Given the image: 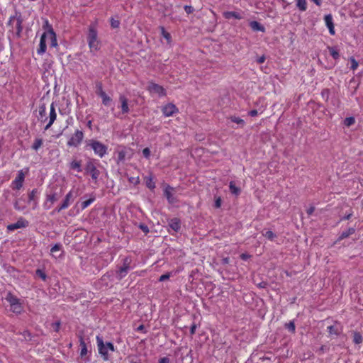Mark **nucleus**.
Segmentation results:
<instances>
[{
  "label": "nucleus",
  "instance_id": "bf43d9fd",
  "mask_svg": "<svg viewBox=\"0 0 363 363\" xmlns=\"http://www.w3.org/2000/svg\"><path fill=\"white\" fill-rule=\"evenodd\" d=\"M250 257V255H248V254H246V253H242V254L240 255V258L242 260H247Z\"/></svg>",
  "mask_w": 363,
  "mask_h": 363
},
{
  "label": "nucleus",
  "instance_id": "de8ad7c7",
  "mask_svg": "<svg viewBox=\"0 0 363 363\" xmlns=\"http://www.w3.org/2000/svg\"><path fill=\"white\" fill-rule=\"evenodd\" d=\"M52 327L55 332H58L60 328V322L57 321L55 323H52Z\"/></svg>",
  "mask_w": 363,
  "mask_h": 363
},
{
  "label": "nucleus",
  "instance_id": "4c0bfd02",
  "mask_svg": "<svg viewBox=\"0 0 363 363\" xmlns=\"http://www.w3.org/2000/svg\"><path fill=\"white\" fill-rule=\"evenodd\" d=\"M328 330L330 335H338L340 334V331L338 328L335 325H330L328 327Z\"/></svg>",
  "mask_w": 363,
  "mask_h": 363
},
{
  "label": "nucleus",
  "instance_id": "0eeeda50",
  "mask_svg": "<svg viewBox=\"0 0 363 363\" xmlns=\"http://www.w3.org/2000/svg\"><path fill=\"white\" fill-rule=\"evenodd\" d=\"M84 135L83 131L76 130L74 134L68 140L67 145L68 147H77L83 141Z\"/></svg>",
  "mask_w": 363,
  "mask_h": 363
},
{
  "label": "nucleus",
  "instance_id": "39448f33",
  "mask_svg": "<svg viewBox=\"0 0 363 363\" xmlns=\"http://www.w3.org/2000/svg\"><path fill=\"white\" fill-rule=\"evenodd\" d=\"M87 145L90 146L91 148L94 150L95 155H98L101 158L104 157L107 153V146L98 140H89Z\"/></svg>",
  "mask_w": 363,
  "mask_h": 363
},
{
  "label": "nucleus",
  "instance_id": "1a4fd4ad",
  "mask_svg": "<svg viewBox=\"0 0 363 363\" xmlns=\"http://www.w3.org/2000/svg\"><path fill=\"white\" fill-rule=\"evenodd\" d=\"M147 89L150 94H155L159 96H165L167 95L165 89L155 82H149Z\"/></svg>",
  "mask_w": 363,
  "mask_h": 363
},
{
  "label": "nucleus",
  "instance_id": "4be33fe9",
  "mask_svg": "<svg viewBox=\"0 0 363 363\" xmlns=\"http://www.w3.org/2000/svg\"><path fill=\"white\" fill-rule=\"evenodd\" d=\"M96 200V196L94 194H91L89 199L82 201L80 203V208L81 210L83 211L85 208H86L88 206H89L94 201Z\"/></svg>",
  "mask_w": 363,
  "mask_h": 363
},
{
  "label": "nucleus",
  "instance_id": "72a5a7b5",
  "mask_svg": "<svg viewBox=\"0 0 363 363\" xmlns=\"http://www.w3.org/2000/svg\"><path fill=\"white\" fill-rule=\"evenodd\" d=\"M173 191V188H172L171 186H168L165 190H164V195L165 196L167 197V200L172 203L173 202V199H172V191Z\"/></svg>",
  "mask_w": 363,
  "mask_h": 363
},
{
  "label": "nucleus",
  "instance_id": "2f4dec72",
  "mask_svg": "<svg viewBox=\"0 0 363 363\" xmlns=\"http://www.w3.org/2000/svg\"><path fill=\"white\" fill-rule=\"evenodd\" d=\"M328 49L333 59L337 60L340 57L339 52L335 49V48L328 46Z\"/></svg>",
  "mask_w": 363,
  "mask_h": 363
},
{
  "label": "nucleus",
  "instance_id": "8fccbe9b",
  "mask_svg": "<svg viewBox=\"0 0 363 363\" xmlns=\"http://www.w3.org/2000/svg\"><path fill=\"white\" fill-rule=\"evenodd\" d=\"M184 10L187 14L192 13L194 11V8L191 6L188 5L184 6Z\"/></svg>",
  "mask_w": 363,
  "mask_h": 363
},
{
  "label": "nucleus",
  "instance_id": "473e14b6",
  "mask_svg": "<svg viewBox=\"0 0 363 363\" xmlns=\"http://www.w3.org/2000/svg\"><path fill=\"white\" fill-rule=\"evenodd\" d=\"M35 276L40 278L43 281H46L48 277L45 272L41 269H37L35 270Z\"/></svg>",
  "mask_w": 363,
  "mask_h": 363
},
{
  "label": "nucleus",
  "instance_id": "2eb2a0df",
  "mask_svg": "<svg viewBox=\"0 0 363 363\" xmlns=\"http://www.w3.org/2000/svg\"><path fill=\"white\" fill-rule=\"evenodd\" d=\"M46 38H47V33H43L40 39L39 47L37 49V53L39 55H43L46 51V49H47Z\"/></svg>",
  "mask_w": 363,
  "mask_h": 363
},
{
  "label": "nucleus",
  "instance_id": "6e6d98bb",
  "mask_svg": "<svg viewBox=\"0 0 363 363\" xmlns=\"http://www.w3.org/2000/svg\"><path fill=\"white\" fill-rule=\"evenodd\" d=\"M248 114H249V116H250L252 117H255V116H257L258 111L256 109H252L248 112Z\"/></svg>",
  "mask_w": 363,
  "mask_h": 363
},
{
  "label": "nucleus",
  "instance_id": "680f3d73",
  "mask_svg": "<svg viewBox=\"0 0 363 363\" xmlns=\"http://www.w3.org/2000/svg\"><path fill=\"white\" fill-rule=\"evenodd\" d=\"M265 61V57L264 55L259 57L257 60V63L259 64H262L264 63Z\"/></svg>",
  "mask_w": 363,
  "mask_h": 363
},
{
  "label": "nucleus",
  "instance_id": "864d4df0",
  "mask_svg": "<svg viewBox=\"0 0 363 363\" xmlns=\"http://www.w3.org/2000/svg\"><path fill=\"white\" fill-rule=\"evenodd\" d=\"M196 328H197V325H196V324L195 323H194L191 325V328H190V335H191V336L196 333Z\"/></svg>",
  "mask_w": 363,
  "mask_h": 363
},
{
  "label": "nucleus",
  "instance_id": "e2e57ef3",
  "mask_svg": "<svg viewBox=\"0 0 363 363\" xmlns=\"http://www.w3.org/2000/svg\"><path fill=\"white\" fill-rule=\"evenodd\" d=\"M229 262H230L229 257H224L221 260V264L225 265V264H228L229 263Z\"/></svg>",
  "mask_w": 363,
  "mask_h": 363
},
{
  "label": "nucleus",
  "instance_id": "dca6fc26",
  "mask_svg": "<svg viewBox=\"0 0 363 363\" xmlns=\"http://www.w3.org/2000/svg\"><path fill=\"white\" fill-rule=\"evenodd\" d=\"M46 33H47V38H49L50 40V46L51 48H57L58 46V43H57L56 33H55L53 28L51 26L49 27V29Z\"/></svg>",
  "mask_w": 363,
  "mask_h": 363
},
{
  "label": "nucleus",
  "instance_id": "4468645a",
  "mask_svg": "<svg viewBox=\"0 0 363 363\" xmlns=\"http://www.w3.org/2000/svg\"><path fill=\"white\" fill-rule=\"evenodd\" d=\"M59 198L60 196L57 193L48 194L46 196V201L44 203V208L45 209H50L52 204L56 202Z\"/></svg>",
  "mask_w": 363,
  "mask_h": 363
},
{
  "label": "nucleus",
  "instance_id": "ea45409f",
  "mask_svg": "<svg viewBox=\"0 0 363 363\" xmlns=\"http://www.w3.org/2000/svg\"><path fill=\"white\" fill-rule=\"evenodd\" d=\"M285 328L288 329L292 333H295L296 326L294 321H290L288 323L285 324Z\"/></svg>",
  "mask_w": 363,
  "mask_h": 363
},
{
  "label": "nucleus",
  "instance_id": "f704fd0d",
  "mask_svg": "<svg viewBox=\"0 0 363 363\" xmlns=\"http://www.w3.org/2000/svg\"><path fill=\"white\" fill-rule=\"evenodd\" d=\"M11 310L15 313H21L23 310V306L20 302L15 305L11 306Z\"/></svg>",
  "mask_w": 363,
  "mask_h": 363
},
{
  "label": "nucleus",
  "instance_id": "bb28decb",
  "mask_svg": "<svg viewBox=\"0 0 363 363\" xmlns=\"http://www.w3.org/2000/svg\"><path fill=\"white\" fill-rule=\"evenodd\" d=\"M229 189H230V192L235 196H238L240 194V191H241L239 187L236 186L234 182H230Z\"/></svg>",
  "mask_w": 363,
  "mask_h": 363
},
{
  "label": "nucleus",
  "instance_id": "9d476101",
  "mask_svg": "<svg viewBox=\"0 0 363 363\" xmlns=\"http://www.w3.org/2000/svg\"><path fill=\"white\" fill-rule=\"evenodd\" d=\"M26 177V172L22 169L18 172L17 176L11 183L13 189L19 190L22 186Z\"/></svg>",
  "mask_w": 363,
  "mask_h": 363
},
{
  "label": "nucleus",
  "instance_id": "ddd939ff",
  "mask_svg": "<svg viewBox=\"0 0 363 363\" xmlns=\"http://www.w3.org/2000/svg\"><path fill=\"white\" fill-rule=\"evenodd\" d=\"M72 197H73V194H72V191H69L65 196L62 203L55 208V211L57 212H60L63 210H65L67 209L70 203H71V201L72 200Z\"/></svg>",
  "mask_w": 363,
  "mask_h": 363
},
{
  "label": "nucleus",
  "instance_id": "49530a36",
  "mask_svg": "<svg viewBox=\"0 0 363 363\" xmlns=\"http://www.w3.org/2000/svg\"><path fill=\"white\" fill-rule=\"evenodd\" d=\"M143 156L148 159L150 156V150L148 147H145L143 150Z\"/></svg>",
  "mask_w": 363,
  "mask_h": 363
},
{
  "label": "nucleus",
  "instance_id": "c03bdc74",
  "mask_svg": "<svg viewBox=\"0 0 363 363\" xmlns=\"http://www.w3.org/2000/svg\"><path fill=\"white\" fill-rule=\"evenodd\" d=\"M120 26V21L118 20H116L113 18H111V26L113 28H117Z\"/></svg>",
  "mask_w": 363,
  "mask_h": 363
},
{
  "label": "nucleus",
  "instance_id": "f3484780",
  "mask_svg": "<svg viewBox=\"0 0 363 363\" xmlns=\"http://www.w3.org/2000/svg\"><path fill=\"white\" fill-rule=\"evenodd\" d=\"M324 21L326 26L329 30V33L330 35H334L335 34V27L333 20V16L331 14H327L324 17Z\"/></svg>",
  "mask_w": 363,
  "mask_h": 363
},
{
  "label": "nucleus",
  "instance_id": "6ab92c4d",
  "mask_svg": "<svg viewBox=\"0 0 363 363\" xmlns=\"http://www.w3.org/2000/svg\"><path fill=\"white\" fill-rule=\"evenodd\" d=\"M119 101L121 104V112L123 114L128 113L130 111L128 104V99L124 95H120Z\"/></svg>",
  "mask_w": 363,
  "mask_h": 363
},
{
  "label": "nucleus",
  "instance_id": "09e8293b",
  "mask_svg": "<svg viewBox=\"0 0 363 363\" xmlns=\"http://www.w3.org/2000/svg\"><path fill=\"white\" fill-rule=\"evenodd\" d=\"M169 277H170V273H167V274H162V276H160L159 278V281H164L169 279Z\"/></svg>",
  "mask_w": 363,
  "mask_h": 363
},
{
  "label": "nucleus",
  "instance_id": "393cba45",
  "mask_svg": "<svg viewBox=\"0 0 363 363\" xmlns=\"http://www.w3.org/2000/svg\"><path fill=\"white\" fill-rule=\"evenodd\" d=\"M79 344H80V347H81L80 356L82 357H83L84 356H85L87 354V352H88L87 347H86V345L82 335H79Z\"/></svg>",
  "mask_w": 363,
  "mask_h": 363
},
{
  "label": "nucleus",
  "instance_id": "338daca9",
  "mask_svg": "<svg viewBox=\"0 0 363 363\" xmlns=\"http://www.w3.org/2000/svg\"><path fill=\"white\" fill-rule=\"evenodd\" d=\"M266 286H267V283H266V282H264V281H262V283H260V284H259V287H260V288H265V287H266Z\"/></svg>",
  "mask_w": 363,
  "mask_h": 363
},
{
  "label": "nucleus",
  "instance_id": "5701e85b",
  "mask_svg": "<svg viewBox=\"0 0 363 363\" xmlns=\"http://www.w3.org/2000/svg\"><path fill=\"white\" fill-rule=\"evenodd\" d=\"M250 26L254 31H265L264 27L256 21H251L250 23Z\"/></svg>",
  "mask_w": 363,
  "mask_h": 363
},
{
  "label": "nucleus",
  "instance_id": "c756f323",
  "mask_svg": "<svg viewBox=\"0 0 363 363\" xmlns=\"http://www.w3.org/2000/svg\"><path fill=\"white\" fill-rule=\"evenodd\" d=\"M43 140L41 138H35L33 144L32 145V149L35 151H38L39 148L43 145Z\"/></svg>",
  "mask_w": 363,
  "mask_h": 363
},
{
  "label": "nucleus",
  "instance_id": "69168bd1",
  "mask_svg": "<svg viewBox=\"0 0 363 363\" xmlns=\"http://www.w3.org/2000/svg\"><path fill=\"white\" fill-rule=\"evenodd\" d=\"M313 1L317 6H320L322 3V0H311Z\"/></svg>",
  "mask_w": 363,
  "mask_h": 363
},
{
  "label": "nucleus",
  "instance_id": "0e129e2a",
  "mask_svg": "<svg viewBox=\"0 0 363 363\" xmlns=\"http://www.w3.org/2000/svg\"><path fill=\"white\" fill-rule=\"evenodd\" d=\"M86 126L89 128V129H90L91 130H92V121H91V120L88 121L86 123Z\"/></svg>",
  "mask_w": 363,
  "mask_h": 363
},
{
  "label": "nucleus",
  "instance_id": "7ed1b4c3",
  "mask_svg": "<svg viewBox=\"0 0 363 363\" xmlns=\"http://www.w3.org/2000/svg\"><path fill=\"white\" fill-rule=\"evenodd\" d=\"M96 339L98 352L104 362L109 361L111 357L108 351L114 352L116 350L113 344L111 342H104L103 337L100 335H97Z\"/></svg>",
  "mask_w": 363,
  "mask_h": 363
},
{
  "label": "nucleus",
  "instance_id": "a19ab883",
  "mask_svg": "<svg viewBox=\"0 0 363 363\" xmlns=\"http://www.w3.org/2000/svg\"><path fill=\"white\" fill-rule=\"evenodd\" d=\"M350 61L351 63V69H352L353 71L356 70L359 66L358 62L353 57H351L350 58Z\"/></svg>",
  "mask_w": 363,
  "mask_h": 363
},
{
  "label": "nucleus",
  "instance_id": "b1692460",
  "mask_svg": "<svg viewBox=\"0 0 363 363\" xmlns=\"http://www.w3.org/2000/svg\"><path fill=\"white\" fill-rule=\"evenodd\" d=\"M5 298L10 303V306L20 302L19 298L11 292L7 294Z\"/></svg>",
  "mask_w": 363,
  "mask_h": 363
},
{
  "label": "nucleus",
  "instance_id": "9b49d317",
  "mask_svg": "<svg viewBox=\"0 0 363 363\" xmlns=\"http://www.w3.org/2000/svg\"><path fill=\"white\" fill-rule=\"evenodd\" d=\"M85 170L90 174L91 179L96 181L99 177L100 172L97 169L96 165L92 161H89L86 164Z\"/></svg>",
  "mask_w": 363,
  "mask_h": 363
},
{
  "label": "nucleus",
  "instance_id": "a18cd8bd",
  "mask_svg": "<svg viewBox=\"0 0 363 363\" xmlns=\"http://www.w3.org/2000/svg\"><path fill=\"white\" fill-rule=\"evenodd\" d=\"M180 225V220L179 218H174L172 220V223L169 224V227H179Z\"/></svg>",
  "mask_w": 363,
  "mask_h": 363
},
{
  "label": "nucleus",
  "instance_id": "c9c22d12",
  "mask_svg": "<svg viewBox=\"0 0 363 363\" xmlns=\"http://www.w3.org/2000/svg\"><path fill=\"white\" fill-rule=\"evenodd\" d=\"M343 123L347 127H350L355 123V118L353 116L347 117L345 118Z\"/></svg>",
  "mask_w": 363,
  "mask_h": 363
},
{
  "label": "nucleus",
  "instance_id": "f03ea898",
  "mask_svg": "<svg viewBox=\"0 0 363 363\" xmlns=\"http://www.w3.org/2000/svg\"><path fill=\"white\" fill-rule=\"evenodd\" d=\"M46 106L45 104H43L39 106L38 108V120L40 121V123H45L48 121V123L46 124L45 127V130H48L52 125L54 123L57 118V113L55 110V106L54 105V103H52L50 108V113L49 116H46Z\"/></svg>",
  "mask_w": 363,
  "mask_h": 363
},
{
  "label": "nucleus",
  "instance_id": "052dcab7",
  "mask_svg": "<svg viewBox=\"0 0 363 363\" xmlns=\"http://www.w3.org/2000/svg\"><path fill=\"white\" fill-rule=\"evenodd\" d=\"M158 363H169V359L168 357H162L159 360Z\"/></svg>",
  "mask_w": 363,
  "mask_h": 363
},
{
  "label": "nucleus",
  "instance_id": "cd10ccee",
  "mask_svg": "<svg viewBox=\"0 0 363 363\" xmlns=\"http://www.w3.org/2000/svg\"><path fill=\"white\" fill-rule=\"evenodd\" d=\"M38 194V190L36 189H33L30 193L28 194V200L29 202L33 201V208L37 205V201L35 199L36 195Z\"/></svg>",
  "mask_w": 363,
  "mask_h": 363
},
{
  "label": "nucleus",
  "instance_id": "a878e982",
  "mask_svg": "<svg viewBox=\"0 0 363 363\" xmlns=\"http://www.w3.org/2000/svg\"><path fill=\"white\" fill-rule=\"evenodd\" d=\"M28 222L26 219L21 218L16 223L8 225L6 227H27Z\"/></svg>",
  "mask_w": 363,
  "mask_h": 363
},
{
  "label": "nucleus",
  "instance_id": "58836bf2",
  "mask_svg": "<svg viewBox=\"0 0 363 363\" xmlns=\"http://www.w3.org/2000/svg\"><path fill=\"white\" fill-rule=\"evenodd\" d=\"M353 341L355 344H360L362 342V335L358 332H355L354 333Z\"/></svg>",
  "mask_w": 363,
  "mask_h": 363
},
{
  "label": "nucleus",
  "instance_id": "5fc2aeb1",
  "mask_svg": "<svg viewBox=\"0 0 363 363\" xmlns=\"http://www.w3.org/2000/svg\"><path fill=\"white\" fill-rule=\"evenodd\" d=\"M125 153L124 151H121L118 152V160H120V161L123 160L125 159Z\"/></svg>",
  "mask_w": 363,
  "mask_h": 363
},
{
  "label": "nucleus",
  "instance_id": "a211bd4d",
  "mask_svg": "<svg viewBox=\"0 0 363 363\" xmlns=\"http://www.w3.org/2000/svg\"><path fill=\"white\" fill-rule=\"evenodd\" d=\"M223 16L227 20H230L231 18L240 20L243 18L242 12L238 11H225L223 13Z\"/></svg>",
  "mask_w": 363,
  "mask_h": 363
},
{
  "label": "nucleus",
  "instance_id": "f8f14e48",
  "mask_svg": "<svg viewBox=\"0 0 363 363\" xmlns=\"http://www.w3.org/2000/svg\"><path fill=\"white\" fill-rule=\"evenodd\" d=\"M162 112L165 117L172 116L179 112L178 108L172 103H169L162 108Z\"/></svg>",
  "mask_w": 363,
  "mask_h": 363
},
{
  "label": "nucleus",
  "instance_id": "3c124183",
  "mask_svg": "<svg viewBox=\"0 0 363 363\" xmlns=\"http://www.w3.org/2000/svg\"><path fill=\"white\" fill-rule=\"evenodd\" d=\"M61 245L60 244L55 245L50 250L52 254H54L55 252H57L60 250Z\"/></svg>",
  "mask_w": 363,
  "mask_h": 363
},
{
  "label": "nucleus",
  "instance_id": "423d86ee",
  "mask_svg": "<svg viewBox=\"0 0 363 363\" xmlns=\"http://www.w3.org/2000/svg\"><path fill=\"white\" fill-rule=\"evenodd\" d=\"M132 263V259L130 257H125L123 259V265L118 267V270L116 271L117 278L119 280H121L124 278L128 273L131 267L130 264Z\"/></svg>",
  "mask_w": 363,
  "mask_h": 363
},
{
  "label": "nucleus",
  "instance_id": "f257e3e1",
  "mask_svg": "<svg viewBox=\"0 0 363 363\" xmlns=\"http://www.w3.org/2000/svg\"><path fill=\"white\" fill-rule=\"evenodd\" d=\"M23 18L21 13L16 11L14 15L9 17V21L6 23L9 28L8 38L10 39V34L12 35L13 38L18 39L21 37L23 32Z\"/></svg>",
  "mask_w": 363,
  "mask_h": 363
},
{
  "label": "nucleus",
  "instance_id": "412c9836",
  "mask_svg": "<svg viewBox=\"0 0 363 363\" xmlns=\"http://www.w3.org/2000/svg\"><path fill=\"white\" fill-rule=\"evenodd\" d=\"M160 30L161 31V35L166 40L167 43L171 45L172 42L171 34L165 30L164 26H160Z\"/></svg>",
  "mask_w": 363,
  "mask_h": 363
},
{
  "label": "nucleus",
  "instance_id": "e433bc0d",
  "mask_svg": "<svg viewBox=\"0 0 363 363\" xmlns=\"http://www.w3.org/2000/svg\"><path fill=\"white\" fill-rule=\"evenodd\" d=\"M229 118L232 122L235 123L238 125H240L242 127H243L245 125L244 120L240 118L239 117L232 116Z\"/></svg>",
  "mask_w": 363,
  "mask_h": 363
},
{
  "label": "nucleus",
  "instance_id": "37998d69",
  "mask_svg": "<svg viewBox=\"0 0 363 363\" xmlns=\"http://www.w3.org/2000/svg\"><path fill=\"white\" fill-rule=\"evenodd\" d=\"M262 235L270 240H272L276 237V235L270 230L267 231L265 233H262Z\"/></svg>",
  "mask_w": 363,
  "mask_h": 363
},
{
  "label": "nucleus",
  "instance_id": "774afa93",
  "mask_svg": "<svg viewBox=\"0 0 363 363\" xmlns=\"http://www.w3.org/2000/svg\"><path fill=\"white\" fill-rule=\"evenodd\" d=\"M141 229L143 230L145 235H147L150 232V228H145Z\"/></svg>",
  "mask_w": 363,
  "mask_h": 363
},
{
  "label": "nucleus",
  "instance_id": "c85d7f7f",
  "mask_svg": "<svg viewBox=\"0 0 363 363\" xmlns=\"http://www.w3.org/2000/svg\"><path fill=\"white\" fill-rule=\"evenodd\" d=\"M296 6L301 11H305L307 9L306 0H296Z\"/></svg>",
  "mask_w": 363,
  "mask_h": 363
},
{
  "label": "nucleus",
  "instance_id": "7c9ffc66",
  "mask_svg": "<svg viewBox=\"0 0 363 363\" xmlns=\"http://www.w3.org/2000/svg\"><path fill=\"white\" fill-rule=\"evenodd\" d=\"M354 233V228H348L347 230L344 231L340 235L338 240H341L344 238L349 237L350 235Z\"/></svg>",
  "mask_w": 363,
  "mask_h": 363
},
{
  "label": "nucleus",
  "instance_id": "4d7b16f0",
  "mask_svg": "<svg viewBox=\"0 0 363 363\" xmlns=\"http://www.w3.org/2000/svg\"><path fill=\"white\" fill-rule=\"evenodd\" d=\"M220 206H221V199L220 197H218L215 201V207L220 208Z\"/></svg>",
  "mask_w": 363,
  "mask_h": 363
},
{
  "label": "nucleus",
  "instance_id": "603ef678",
  "mask_svg": "<svg viewBox=\"0 0 363 363\" xmlns=\"http://www.w3.org/2000/svg\"><path fill=\"white\" fill-rule=\"evenodd\" d=\"M353 216V213H352V210H350V211L348 213H347V214L343 216L341 220H350Z\"/></svg>",
  "mask_w": 363,
  "mask_h": 363
},
{
  "label": "nucleus",
  "instance_id": "79ce46f5",
  "mask_svg": "<svg viewBox=\"0 0 363 363\" xmlns=\"http://www.w3.org/2000/svg\"><path fill=\"white\" fill-rule=\"evenodd\" d=\"M146 186L150 189H153L155 188V184L152 177H148L146 179Z\"/></svg>",
  "mask_w": 363,
  "mask_h": 363
},
{
  "label": "nucleus",
  "instance_id": "6e6552de",
  "mask_svg": "<svg viewBox=\"0 0 363 363\" xmlns=\"http://www.w3.org/2000/svg\"><path fill=\"white\" fill-rule=\"evenodd\" d=\"M96 93L99 96H100L102 99V104L104 106H108L109 103L111 101L112 99L104 91L103 84L101 82H98L96 83Z\"/></svg>",
  "mask_w": 363,
  "mask_h": 363
},
{
  "label": "nucleus",
  "instance_id": "aec40b11",
  "mask_svg": "<svg viewBox=\"0 0 363 363\" xmlns=\"http://www.w3.org/2000/svg\"><path fill=\"white\" fill-rule=\"evenodd\" d=\"M69 169L81 172L82 169V161L77 160H73L69 164Z\"/></svg>",
  "mask_w": 363,
  "mask_h": 363
},
{
  "label": "nucleus",
  "instance_id": "13d9d810",
  "mask_svg": "<svg viewBox=\"0 0 363 363\" xmlns=\"http://www.w3.org/2000/svg\"><path fill=\"white\" fill-rule=\"evenodd\" d=\"M314 211H315V207H314V206H310V207L307 209L306 212H307V214H308V216H311V215L313 214V213L314 212Z\"/></svg>",
  "mask_w": 363,
  "mask_h": 363
},
{
  "label": "nucleus",
  "instance_id": "20e7f679",
  "mask_svg": "<svg viewBox=\"0 0 363 363\" xmlns=\"http://www.w3.org/2000/svg\"><path fill=\"white\" fill-rule=\"evenodd\" d=\"M87 42L91 52L99 50L100 41L98 40V32L96 27L93 25L89 27Z\"/></svg>",
  "mask_w": 363,
  "mask_h": 363
}]
</instances>
